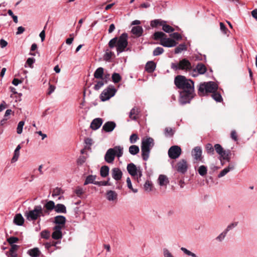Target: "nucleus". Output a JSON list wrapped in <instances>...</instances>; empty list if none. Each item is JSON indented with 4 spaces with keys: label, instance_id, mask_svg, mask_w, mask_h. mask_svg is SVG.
<instances>
[{
    "label": "nucleus",
    "instance_id": "774afa93",
    "mask_svg": "<svg viewBox=\"0 0 257 257\" xmlns=\"http://www.w3.org/2000/svg\"><path fill=\"white\" fill-rule=\"evenodd\" d=\"M171 37L176 40H180L182 39L181 35L178 32H175L171 35Z\"/></svg>",
    "mask_w": 257,
    "mask_h": 257
},
{
    "label": "nucleus",
    "instance_id": "4c0bfd02",
    "mask_svg": "<svg viewBox=\"0 0 257 257\" xmlns=\"http://www.w3.org/2000/svg\"><path fill=\"white\" fill-rule=\"evenodd\" d=\"M233 165H229L228 167L224 168L219 173V174L218 175V177L221 178L225 176L228 172L230 171V170H233Z\"/></svg>",
    "mask_w": 257,
    "mask_h": 257
},
{
    "label": "nucleus",
    "instance_id": "6ab92c4d",
    "mask_svg": "<svg viewBox=\"0 0 257 257\" xmlns=\"http://www.w3.org/2000/svg\"><path fill=\"white\" fill-rule=\"evenodd\" d=\"M116 124L114 121H107L102 126V131L105 132H111L115 127Z\"/></svg>",
    "mask_w": 257,
    "mask_h": 257
},
{
    "label": "nucleus",
    "instance_id": "6e6d98bb",
    "mask_svg": "<svg viewBox=\"0 0 257 257\" xmlns=\"http://www.w3.org/2000/svg\"><path fill=\"white\" fill-rule=\"evenodd\" d=\"M138 140H139V137L137 134H133L130 138V141L131 143L134 144Z\"/></svg>",
    "mask_w": 257,
    "mask_h": 257
},
{
    "label": "nucleus",
    "instance_id": "2f4dec72",
    "mask_svg": "<svg viewBox=\"0 0 257 257\" xmlns=\"http://www.w3.org/2000/svg\"><path fill=\"white\" fill-rule=\"evenodd\" d=\"M158 182L160 186H165L167 185L169 181L166 176L160 175L158 178Z\"/></svg>",
    "mask_w": 257,
    "mask_h": 257
},
{
    "label": "nucleus",
    "instance_id": "4468645a",
    "mask_svg": "<svg viewBox=\"0 0 257 257\" xmlns=\"http://www.w3.org/2000/svg\"><path fill=\"white\" fill-rule=\"evenodd\" d=\"M192 155L196 161H202V149L200 147H195L192 151Z\"/></svg>",
    "mask_w": 257,
    "mask_h": 257
},
{
    "label": "nucleus",
    "instance_id": "338daca9",
    "mask_svg": "<svg viewBox=\"0 0 257 257\" xmlns=\"http://www.w3.org/2000/svg\"><path fill=\"white\" fill-rule=\"evenodd\" d=\"M55 88H56V87L54 85H52L50 83H49L48 91L47 92V94L48 95H50L52 93H53L54 91Z\"/></svg>",
    "mask_w": 257,
    "mask_h": 257
},
{
    "label": "nucleus",
    "instance_id": "e2e57ef3",
    "mask_svg": "<svg viewBox=\"0 0 257 257\" xmlns=\"http://www.w3.org/2000/svg\"><path fill=\"white\" fill-rule=\"evenodd\" d=\"M230 137L234 141H237L238 140L237 135L235 130L231 131L230 133Z\"/></svg>",
    "mask_w": 257,
    "mask_h": 257
},
{
    "label": "nucleus",
    "instance_id": "79ce46f5",
    "mask_svg": "<svg viewBox=\"0 0 257 257\" xmlns=\"http://www.w3.org/2000/svg\"><path fill=\"white\" fill-rule=\"evenodd\" d=\"M187 47L185 43L181 44L178 46H177L175 49L174 52L175 54H179L181 53L182 51L186 50Z\"/></svg>",
    "mask_w": 257,
    "mask_h": 257
},
{
    "label": "nucleus",
    "instance_id": "58836bf2",
    "mask_svg": "<svg viewBox=\"0 0 257 257\" xmlns=\"http://www.w3.org/2000/svg\"><path fill=\"white\" fill-rule=\"evenodd\" d=\"M175 130L170 127H167L164 130V135L167 137H172L174 134Z\"/></svg>",
    "mask_w": 257,
    "mask_h": 257
},
{
    "label": "nucleus",
    "instance_id": "c85d7f7f",
    "mask_svg": "<svg viewBox=\"0 0 257 257\" xmlns=\"http://www.w3.org/2000/svg\"><path fill=\"white\" fill-rule=\"evenodd\" d=\"M21 149V147L20 145H19L17 148H16L14 156L13 158L11 159V163H14L17 162L19 159V157L20 156V150Z\"/></svg>",
    "mask_w": 257,
    "mask_h": 257
},
{
    "label": "nucleus",
    "instance_id": "dca6fc26",
    "mask_svg": "<svg viewBox=\"0 0 257 257\" xmlns=\"http://www.w3.org/2000/svg\"><path fill=\"white\" fill-rule=\"evenodd\" d=\"M160 44L166 47H172L176 46L177 43L173 39L170 38L162 39Z\"/></svg>",
    "mask_w": 257,
    "mask_h": 257
},
{
    "label": "nucleus",
    "instance_id": "e433bc0d",
    "mask_svg": "<svg viewBox=\"0 0 257 257\" xmlns=\"http://www.w3.org/2000/svg\"><path fill=\"white\" fill-rule=\"evenodd\" d=\"M114 153V156H117L118 158L121 157L123 155V148L120 146H115L113 148Z\"/></svg>",
    "mask_w": 257,
    "mask_h": 257
},
{
    "label": "nucleus",
    "instance_id": "c03bdc74",
    "mask_svg": "<svg viewBox=\"0 0 257 257\" xmlns=\"http://www.w3.org/2000/svg\"><path fill=\"white\" fill-rule=\"evenodd\" d=\"M139 148L136 145H132L129 148V152L133 155H136L139 152Z\"/></svg>",
    "mask_w": 257,
    "mask_h": 257
},
{
    "label": "nucleus",
    "instance_id": "4be33fe9",
    "mask_svg": "<svg viewBox=\"0 0 257 257\" xmlns=\"http://www.w3.org/2000/svg\"><path fill=\"white\" fill-rule=\"evenodd\" d=\"M103 122V120L101 118H96L94 119L91 124H90V128L93 130H96L98 129L100 126L102 125Z\"/></svg>",
    "mask_w": 257,
    "mask_h": 257
},
{
    "label": "nucleus",
    "instance_id": "09e8293b",
    "mask_svg": "<svg viewBox=\"0 0 257 257\" xmlns=\"http://www.w3.org/2000/svg\"><path fill=\"white\" fill-rule=\"evenodd\" d=\"M206 152L208 154L213 155L214 152V147H213L212 144L208 143L205 146Z\"/></svg>",
    "mask_w": 257,
    "mask_h": 257
},
{
    "label": "nucleus",
    "instance_id": "bf43d9fd",
    "mask_svg": "<svg viewBox=\"0 0 257 257\" xmlns=\"http://www.w3.org/2000/svg\"><path fill=\"white\" fill-rule=\"evenodd\" d=\"M74 192L78 197H80L84 193V191L81 187H77L75 190Z\"/></svg>",
    "mask_w": 257,
    "mask_h": 257
},
{
    "label": "nucleus",
    "instance_id": "37998d69",
    "mask_svg": "<svg viewBox=\"0 0 257 257\" xmlns=\"http://www.w3.org/2000/svg\"><path fill=\"white\" fill-rule=\"evenodd\" d=\"M211 96L213 99H214L216 101L220 102L223 100L222 96L221 94L217 92V91L213 92L211 94Z\"/></svg>",
    "mask_w": 257,
    "mask_h": 257
},
{
    "label": "nucleus",
    "instance_id": "7c9ffc66",
    "mask_svg": "<svg viewBox=\"0 0 257 257\" xmlns=\"http://www.w3.org/2000/svg\"><path fill=\"white\" fill-rule=\"evenodd\" d=\"M27 253L32 257H39L41 254L40 250L37 247L28 250Z\"/></svg>",
    "mask_w": 257,
    "mask_h": 257
},
{
    "label": "nucleus",
    "instance_id": "a211bd4d",
    "mask_svg": "<svg viewBox=\"0 0 257 257\" xmlns=\"http://www.w3.org/2000/svg\"><path fill=\"white\" fill-rule=\"evenodd\" d=\"M115 158L114 153L113 149H109L104 156L105 161L108 163H112Z\"/></svg>",
    "mask_w": 257,
    "mask_h": 257
},
{
    "label": "nucleus",
    "instance_id": "412c9836",
    "mask_svg": "<svg viewBox=\"0 0 257 257\" xmlns=\"http://www.w3.org/2000/svg\"><path fill=\"white\" fill-rule=\"evenodd\" d=\"M138 169L136 166L133 163L128 164L127 166V170L128 173L134 177H137Z\"/></svg>",
    "mask_w": 257,
    "mask_h": 257
},
{
    "label": "nucleus",
    "instance_id": "72a5a7b5",
    "mask_svg": "<svg viewBox=\"0 0 257 257\" xmlns=\"http://www.w3.org/2000/svg\"><path fill=\"white\" fill-rule=\"evenodd\" d=\"M109 168L107 166H103L100 168V175L102 177H106L109 174Z\"/></svg>",
    "mask_w": 257,
    "mask_h": 257
},
{
    "label": "nucleus",
    "instance_id": "9d476101",
    "mask_svg": "<svg viewBox=\"0 0 257 257\" xmlns=\"http://www.w3.org/2000/svg\"><path fill=\"white\" fill-rule=\"evenodd\" d=\"M181 149L178 146H173L168 150V156L171 159H176L181 154Z\"/></svg>",
    "mask_w": 257,
    "mask_h": 257
},
{
    "label": "nucleus",
    "instance_id": "c756f323",
    "mask_svg": "<svg viewBox=\"0 0 257 257\" xmlns=\"http://www.w3.org/2000/svg\"><path fill=\"white\" fill-rule=\"evenodd\" d=\"M55 211L58 213H66L67 212L66 208L63 204H57L55 205Z\"/></svg>",
    "mask_w": 257,
    "mask_h": 257
},
{
    "label": "nucleus",
    "instance_id": "7ed1b4c3",
    "mask_svg": "<svg viewBox=\"0 0 257 257\" xmlns=\"http://www.w3.org/2000/svg\"><path fill=\"white\" fill-rule=\"evenodd\" d=\"M218 85L213 81L203 82L200 84L198 94L200 96H204L209 93H212L216 91Z\"/></svg>",
    "mask_w": 257,
    "mask_h": 257
},
{
    "label": "nucleus",
    "instance_id": "de8ad7c7",
    "mask_svg": "<svg viewBox=\"0 0 257 257\" xmlns=\"http://www.w3.org/2000/svg\"><path fill=\"white\" fill-rule=\"evenodd\" d=\"M198 173L202 176H204L206 175L207 172V167L202 165L199 167L198 170Z\"/></svg>",
    "mask_w": 257,
    "mask_h": 257
},
{
    "label": "nucleus",
    "instance_id": "f3484780",
    "mask_svg": "<svg viewBox=\"0 0 257 257\" xmlns=\"http://www.w3.org/2000/svg\"><path fill=\"white\" fill-rule=\"evenodd\" d=\"M53 232L52 234V237L55 240H59L62 238V229L60 226H55L53 227Z\"/></svg>",
    "mask_w": 257,
    "mask_h": 257
},
{
    "label": "nucleus",
    "instance_id": "473e14b6",
    "mask_svg": "<svg viewBox=\"0 0 257 257\" xmlns=\"http://www.w3.org/2000/svg\"><path fill=\"white\" fill-rule=\"evenodd\" d=\"M96 178V175H89L88 176H87L84 185H86L89 184H93L95 185V183L97 182V181H95V180Z\"/></svg>",
    "mask_w": 257,
    "mask_h": 257
},
{
    "label": "nucleus",
    "instance_id": "cd10ccee",
    "mask_svg": "<svg viewBox=\"0 0 257 257\" xmlns=\"http://www.w3.org/2000/svg\"><path fill=\"white\" fill-rule=\"evenodd\" d=\"M104 74V69L102 67H99L96 69L94 73V77L96 79H102L103 78Z\"/></svg>",
    "mask_w": 257,
    "mask_h": 257
},
{
    "label": "nucleus",
    "instance_id": "6e6552de",
    "mask_svg": "<svg viewBox=\"0 0 257 257\" xmlns=\"http://www.w3.org/2000/svg\"><path fill=\"white\" fill-rule=\"evenodd\" d=\"M194 90H184L181 91L180 93L179 102L181 104H185L187 103H190L191 100L194 96Z\"/></svg>",
    "mask_w": 257,
    "mask_h": 257
},
{
    "label": "nucleus",
    "instance_id": "f704fd0d",
    "mask_svg": "<svg viewBox=\"0 0 257 257\" xmlns=\"http://www.w3.org/2000/svg\"><path fill=\"white\" fill-rule=\"evenodd\" d=\"M196 69H197L198 73L200 74H203L207 71V68L205 65L201 63H199L197 65Z\"/></svg>",
    "mask_w": 257,
    "mask_h": 257
},
{
    "label": "nucleus",
    "instance_id": "b1692460",
    "mask_svg": "<svg viewBox=\"0 0 257 257\" xmlns=\"http://www.w3.org/2000/svg\"><path fill=\"white\" fill-rule=\"evenodd\" d=\"M14 223L19 226L22 225L24 223V219L22 214H17L14 218Z\"/></svg>",
    "mask_w": 257,
    "mask_h": 257
},
{
    "label": "nucleus",
    "instance_id": "49530a36",
    "mask_svg": "<svg viewBox=\"0 0 257 257\" xmlns=\"http://www.w3.org/2000/svg\"><path fill=\"white\" fill-rule=\"evenodd\" d=\"M154 39L155 40H160L161 41L162 39H164V37L165 34L162 32H156L154 34Z\"/></svg>",
    "mask_w": 257,
    "mask_h": 257
},
{
    "label": "nucleus",
    "instance_id": "8fccbe9b",
    "mask_svg": "<svg viewBox=\"0 0 257 257\" xmlns=\"http://www.w3.org/2000/svg\"><path fill=\"white\" fill-rule=\"evenodd\" d=\"M164 52V50L162 47H158L156 48L153 52L154 56H158L163 54Z\"/></svg>",
    "mask_w": 257,
    "mask_h": 257
},
{
    "label": "nucleus",
    "instance_id": "20e7f679",
    "mask_svg": "<svg viewBox=\"0 0 257 257\" xmlns=\"http://www.w3.org/2000/svg\"><path fill=\"white\" fill-rule=\"evenodd\" d=\"M154 145V140L151 137L143 139L142 142L141 150L143 159L147 161L149 157L151 149Z\"/></svg>",
    "mask_w": 257,
    "mask_h": 257
},
{
    "label": "nucleus",
    "instance_id": "0e129e2a",
    "mask_svg": "<svg viewBox=\"0 0 257 257\" xmlns=\"http://www.w3.org/2000/svg\"><path fill=\"white\" fill-rule=\"evenodd\" d=\"M237 223H238L237 222L231 223L230 224H229L227 226V228H226V229L224 231L226 232H227L229 230H230L232 228L236 226L237 225Z\"/></svg>",
    "mask_w": 257,
    "mask_h": 257
},
{
    "label": "nucleus",
    "instance_id": "5fc2aeb1",
    "mask_svg": "<svg viewBox=\"0 0 257 257\" xmlns=\"http://www.w3.org/2000/svg\"><path fill=\"white\" fill-rule=\"evenodd\" d=\"M104 84L103 80H99L96 82V83L94 86V89L95 90H98L101 87L103 86Z\"/></svg>",
    "mask_w": 257,
    "mask_h": 257
},
{
    "label": "nucleus",
    "instance_id": "f03ea898",
    "mask_svg": "<svg viewBox=\"0 0 257 257\" xmlns=\"http://www.w3.org/2000/svg\"><path fill=\"white\" fill-rule=\"evenodd\" d=\"M174 83L176 87L182 91L194 90V82L190 79H187L184 76L177 75L174 79Z\"/></svg>",
    "mask_w": 257,
    "mask_h": 257
},
{
    "label": "nucleus",
    "instance_id": "0eeeda50",
    "mask_svg": "<svg viewBox=\"0 0 257 257\" xmlns=\"http://www.w3.org/2000/svg\"><path fill=\"white\" fill-rule=\"evenodd\" d=\"M116 91V89L113 85H110L103 90L100 98L102 101L107 100L115 95Z\"/></svg>",
    "mask_w": 257,
    "mask_h": 257
},
{
    "label": "nucleus",
    "instance_id": "bb28decb",
    "mask_svg": "<svg viewBox=\"0 0 257 257\" xmlns=\"http://www.w3.org/2000/svg\"><path fill=\"white\" fill-rule=\"evenodd\" d=\"M139 111L138 108H136V107H133L130 111L129 113V117L132 119L136 120L137 119Z\"/></svg>",
    "mask_w": 257,
    "mask_h": 257
},
{
    "label": "nucleus",
    "instance_id": "864d4df0",
    "mask_svg": "<svg viewBox=\"0 0 257 257\" xmlns=\"http://www.w3.org/2000/svg\"><path fill=\"white\" fill-rule=\"evenodd\" d=\"M24 124H25L24 121H20L19 122V123L18 124L17 128V132L18 134H22Z\"/></svg>",
    "mask_w": 257,
    "mask_h": 257
},
{
    "label": "nucleus",
    "instance_id": "a878e982",
    "mask_svg": "<svg viewBox=\"0 0 257 257\" xmlns=\"http://www.w3.org/2000/svg\"><path fill=\"white\" fill-rule=\"evenodd\" d=\"M132 32L133 34L135 35L137 37H140L143 34V29L141 26H135L133 27L132 29Z\"/></svg>",
    "mask_w": 257,
    "mask_h": 257
},
{
    "label": "nucleus",
    "instance_id": "f8f14e48",
    "mask_svg": "<svg viewBox=\"0 0 257 257\" xmlns=\"http://www.w3.org/2000/svg\"><path fill=\"white\" fill-rule=\"evenodd\" d=\"M61 243L60 240L52 241L49 242H46L44 243L45 248L50 253L52 252L58 248L59 247L57 246V244Z\"/></svg>",
    "mask_w": 257,
    "mask_h": 257
},
{
    "label": "nucleus",
    "instance_id": "4d7b16f0",
    "mask_svg": "<svg viewBox=\"0 0 257 257\" xmlns=\"http://www.w3.org/2000/svg\"><path fill=\"white\" fill-rule=\"evenodd\" d=\"M19 238L15 236H11L7 239V241L11 245L17 242Z\"/></svg>",
    "mask_w": 257,
    "mask_h": 257
},
{
    "label": "nucleus",
    "instance_id": "39448f33",
    "mask_svg": "<svg viewBox=\"0 0 257 257\" xmlns=\"http://www.w3.org/2000/svg\"><path fill=\"white\" fill-rule=\"evenodd\" d=\"M171 68L174 71L183 70L186 72L190 71L192 65L190 62L186 58H184L178 63H172Z\"/></svg>",
    "mask_w": 257,
    "mask_h": 257
},
{
    "label": "nucleus",
    "instance_id": "603ef678",
    "mask_svg": "<svg viewBox=\"0 0 257 257\" xmlns=\"http://www.w3.org/2000/svg\"><path fill=\"white\" fill-rule=\"evenodd\" d=\"M110 178H108L107 181H97L95 183V185H98L99 186H110L111 184L109 183Z\"/></svg>",
    "mask_w": 257,
    "mask_h": 257
},
{
    "label": "nucleus",
    "instance_id": "9b49d317",
    "mask_svg": "<svg viewBox=\"0 0 257 257\" xmlns=\"http://www.w3.org/2000/svg\"><path fill=\"white\" fill-rule=\"evenodd\" d=\"M175 168L178 172L184 174L188 169L187 161L184 159L180 160L177 163Z\"/></svg>",
    "mask_w": 257,
    "mask_h": 257
},
{
    "label": "nucleus",
    "instance_id": "1a4fd4ad",
    "mask_svg": "<svg viewBox=\"0 0 257 257\" xmlns=\"http://www.w3.org/2000/svg\"><path fill=\"white\" fill-rule=\"evenodd\" d=\"M214 150L223 160L229 162L230 160L231 151L229 150H224L222 146L218 144L214 145Z\"/></svg>",
    "mask_w": 257,
    "mask_h": 257
},
{
    "label": "nucleus",
    "instance_id": "3c124183",
    "mask_svg": "<svg viewBox=\"0 0 257 257\" xmlns=\"http://www.w3.org/2000/svg\"><path fill=\"white\" fill-rule=\"evenodd\" d=\"M41 236L42 238L48 239L50 237V232L47 230H44L41 232Z\"/></svg>",
    "mask_w": 257,
    "mask_h": 257
},
{
    "label": "nucleus",
    "instance_id": "c9c22d12",
    "mask_svg": "<svg viewBox=\"0 0 257 257\" xmlns=\"http://www.w3.org/2000/svg\"><path fill=\"white\" fill-rule=\"evenodd\" d=\"M164 23H166V22L161 19H156L151 22L150 25L152 28H156L158 26H162Z\"/></svg>",
    "mask_w": 257,
    "mask_h": 257
},
{
    "label": "nucleus",
    "instance_id": "ddd939ff",
    "mask_svg": "<svg viewBox=\"0 0 257 257\" xmlns=\"http://www.w3.org/2000/svg\"><path fill=\"white\" fill-rule=\"evenodd\" d=\"M44 209L43 210V213L44 216L49 215L55 208V203L53 201H48L44 205Z\"/></svg>",
    "mask_w": 257,
    "mask_h": 257
},
{
    "label": "nucleus",
    "instance_id": "a18cd8bd",
    "mask_svg": "<svg viewBox=\"0 0 257 257\" xmlns=\"http://www.w3.org/2000/svg\"><path fill=\"white\" fill-rule=\"evenodd\" d=\"M162 30L166 33H171L174 31V29L169 25L164 23L162 25Z\"/></svg>",
    "mask_w": 257,
    "mask_h": 257
},
{
    "label": "nucleus",
    "instance_id": "052dcab7",
    "mask_svg": "<svg viewBox=\"0 0 257 257\" xmlns=\"http://www.w3.org/2000/svg\"><path fill=\"white\" fill-rule=\"evenodd\" d=\"M152 184L151 182L147 181L144 185V188L146 191H150L152 190Z\"/></svg>",
    "mask_w": 257,
    "mask_h": 257
},
{
    "label": "nucleus",
    "instance_id": "ea45409f",
    "mask_svg": "<svg viewBox=\"0 0 257 257\" xmlns=\"http://www.w3.org/2000/svg\"><path fill=\"white\" fill-rule=\"evenodd\" d=\"M113 55H114L113 52L109 51L108 49H106L103 55V59L106 61H109Z\"/></svg>",
    "mask_w": 257,
    "mask_h": 257
},
{
    "label": "nucleus",
    "instance_id": "680f3d73",
    "mask_svg": "<svg viewBox=\"0 0 257 257\" xmlns=\"http://www.w3.org/2000/svg\"><path fill=\"white\" fill-rule=\"evenodd\" d=\"M35 62V59L34 58H29L26 61V64L31 68H32L33 64Z\"/></svg>",
    "mask_w": 257,
    "mask_h": 257
},
{
    "label": "nucleus",
    "instance_id": "69168bd1",
    "mask_svg": "<svg viewBox=\"0 0 257 257\" xmlns=\"http://www.w3.org/2000/svg\"><path fill=\"white\" fill-rule=\"evenodd\" d=\"M163 254H164V257H174V256L169 251V250L166 248H164L163 249Z\"/></svg>",
    "mask_w": 257,
    "mask_h": 257
},
{
    "label": "nucleus",
    "instance_id": "aec40b11",
    "mask_svg": "<svg viewBox=\"0 0 257 257\" xmlns=\"http://www.w3.org/2000/svg\"><path fill=\"white\" fill-rule=\"evenodd\" d=\"M112 177L116 181L120 180L122 176V173L120 169L114 168L111 170Z\"/></svg>",
    "mask_w": 257,
    "mask_h": 257
},
{
    "label": "nucleus",
    "instance_id": "2eb2a0df",
    "mask_svg": "<svg viewBox=\"0 0 257 257\" xmlns=\"http://www.w3.org/2000/svg\"><path fill=\"white\" fill-rule=\"evenodd\" d=\"M66 221L65 217L62 215L56 216L54 218V223L56 224L55 226H60L61 229L64 228Z\"/></svg>",
    "mask_w": 257,
    "mask_h": 257
},
{
    "label": "nucleus",
    "instance_id": "f257e3e1",
    "mask_svg": "<svg viewBox=\"0 0 257 257\" xmlns=\"http://www.w3.org/2000/svg\"><path fill=\"white\" fill-rule=\"evenodd\" d=\"M127 39V34L125 33H122L118 38L114 37L111 39L108 43V46L111 49L115 46L117 55H119L126 51L125 49L128 45Z\"/></svg>",
    "mask_w": 257,
    "mask_h": 257
},
{
    "label": "nucleus",
    "instance_id": "393cba45",
    "mask_svg": "<svg viewBox=\"0 0 257 257\" xmlns=\"http://www.w3.org/2000/svg\"><path fill=\"white\" fill-rule=\"evenodd\" d=\"M106 198L110 201L115 200L117 198V194L114 191H107L106 192Z\"/></svg>",
    "mask_w": 257,
    "mask_h": 257
},
{
    "label": "nucleus",
    "instance_id": "a19ab883",
    "mask_svg": "<svg viewBox=\"0 0 257 257\" xmlns=\"http://www.w3.org/2000/svg\"><path fill=\"white\" fill-rule=\"evenodd\" d=\"M111 78H112V82H114V83H117L119 82L122 79L119 73H115V72H114L112 74Z\"/></svg>",
    "mask_w": 257,
    "mask_h": 257
},
{
    "label": "nucleus",
    "instance_id": "423d86ee",
    "mask_svg": "<svg viewBox=\"0 0 257 257\" xmlns=\"http://www.w3.org/2000/svg\"><path fill=\"white\" fill-rule=\"evenodd\" d=\"M25 215L29 221L36 220L40 216H44L42 207L41 205H36L32 210L26 212Z\"/></svg>",
    "mask_w": 257,
    "mask_h": 257
},
{
    "label": "nucleus",
    "instance_id": "13d9d810",
    "mask_svg": "<svg viewBox=\"0 0 257 257\" xmlns=\"http://www.w3.org/2000/svg\"><path fill=\"white\" fill-rule=\"evenodd\" d=\"M219 25L221 32L224 34H227L229 31L227 28L226 27L225 25L222 22H220Z\"/></svg>",
    "mask_w": 257,
    "mask_h": 257
},
{
    "label": "nucleus",
    "instance_id": "5701e85b",
    "mask_svg": "<svg viewBox=\"0 0 257 257\" xmlns=\"http://www.w3.org/2000/svg\"><path fill=\"white\" fill-rule=\"evenodd\" d=\"M156 67V64L153 61H149L147 63L145 66V70L149 73L154 71Z\"/></svg>",
    "mask_w": 257,
    "mask_h": 257
}]
</instances>
